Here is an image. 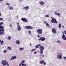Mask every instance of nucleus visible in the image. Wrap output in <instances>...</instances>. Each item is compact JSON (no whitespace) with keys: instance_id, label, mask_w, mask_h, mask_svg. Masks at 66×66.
I'll return each mask as SVG.
<instances>
[{"instance_id":"nucleus-34","label":"nucleus","mask_w":66,"mask_h":66,"mask_svg":"<svg viewBox=\"0 0 66 66\" xmlns=\"http://www.w3.org/2000/svg\"><path fill=\"white\" fill-rule=\"evenodd\" d=\"M22 66H26V64H24L23 63L22 64Z\"/></svg>"},{"instance_id":"nucleus-50","label":"nucleus","mask_w":66,"mask_h":66,"mask_svg":"<svg viewBox=\"0 0 66 66\" xmlns=\"http://www.w3.org/2000/svg\"><path fill=\"white\" fill-rule=\"evenodd\" d=\"M0 43H1V40H0Z\"/></svg>"},{"instance_id":"nucleus-7","label":"nucleus","mask_w":66,"mask_h":66,"mask_svg":"<svg viewBox=\"0 0 66 66\" xmlns=\"http://www.w3.org/2000/svg\"><path fill=\"white\" fill-rule=\"evenodd\" d=\"M45 40H46V38L44 37H40L38 39V40H39V41L41 40V41H42V42H43V41H44Z\"/></svg>"},{"instance_id":"nucleus-11","label":"nucleus","mask_w":66,"mask_h":66,"mask_svg":"<svg viewBox=\"0 0 66 66\" xmlns=\"http://www.w3.org/2000/svg\"><path fill=\"white\" fill-rule=\"evenodd\" d=\"M40 64H44V65L45 66L46 65V62H45L44 60H42L40 62Z\"/></svg>"},{"instance_id":"nucleus-24","label":"nucleus","mask_w":66,"mask_h":66,"mask_svg":"<svg viewBox=\"0 0 66 66\" xmlns=\"http://www.w3.org/2000/svg\"><path fill=\"white\" fill-rule=\"evenodd\" d=\"M7 49H9V50H12V48L10 47H8V48H7Z\"/></svg>"},{"instance_id":"nucleus-35","label":"nucleus","mask_w":66,"mask_h":66,"mask_svg":"<svg viewBox=\"0 0 66 66\" xmlns=\"http://www.w3.org/2000/svg\"><path fill=\"white\" fill-rule=\"evenodd\" d=\"M46 26L47 27H49V25L48 23H47L46 24Z\"/></svg>"},{"instance_id":"nucleus-15","label":"nucleus","mask_w":66,"mask_h":66,"mask_svg":"<svg viewBox=\"0 0 66 66\" xmlns=\"http://www.w3.org/2000/svg\"><path fill=\"white\" fill-rule=\"evenodd\" d=\"M39 4L41 5H43L44 4V2L43 1H41L39 2Z\"/></svg>"},{"instance_id":"nucleus-33","label":"nucleus","mask_w":66,"mask_h":66,"mask_svg":"<svg viewBox=\"0 0 66 66\" xmlns=\"http://www.w3.org/2000/svg\"><path fill=\"white\" fill-rule=\"evenodd\" d=\"M28 33H29V34H32L31 32V31L30 30L29 31Z\"/></svg>"},{"instance_id":"nucleus-29","label":"nucleus","mask_w":66,"mask_h":66,"mask_svg":"<svg viewBox=\"0 0 66 66\" xmlns=\"http://www.w3.org/2000/svg\"><path fill=\"white\" fill-rule=\"evenodd\" d=\"M64 33L65 34H66V30L64 31L63 32H62L63 34H64Z\"/></svg>"},{"instance_id":"nucleus-4","label":"nucleus","mask_w":66,"mask_h":66,"mask_svg":"<svg viewBox=\"0 0 66 66\" xmlns=\"http://www.w3.org/2000/svg\"><path fill=\"white\" fill-rule=\"evenodd\" d=\"M37 32L39 34H42L43 32V30L41 29H39L37 30Z\"/></svg>"},{"instance_id":"nucleus-52","label":"nucleus","mask_w":66,"mask_h":66,"mask_svg":"<svg viewBox=\"0 0 66 66\" xmlns=\"http://www.w3.org/2000/svg\"><path fill=\"white\" fill-rule=\"evenodd\" d=\"M17 18H18V16H17Z\"/></svg>"},{"instance_id":"nucleus-23","label":"nucleus","mask_w":66,"mask_h":66,"mask_svg":"<svg viewBox=\"0 0 66 66\" xmlns=\"http://www.w3.org/2000/svg\"><path fill=\"white\" fill-rule=\"evenodd\" d=\"M26 62V61L24 60H23L21 62L22 64H23V63H24Z\"/></svg>"},{"instance_id":"nucleus-5","label":"nucleus","mask_w":66,"mask_h":66,"mask_svg":"<svg viewBox=\"0 0 66 66\" xmlns=\"http://www.w3.org/2000/svg\"><path fill=\"white\" fill-rule=\"evenodd\" d=\"M25 29H33V27L31 26H25L24 27Z\"/></svg>"},{"instance_id":"nucleus-18","label":"nucleus","mask_w":66,"mask_h":66,"mask_svg":"<svg viewBox=\"0 0 66 66\" xmlns=\"http://www.w3.org/2000/svg\"><path fill=\"white\" fill-rule=\"evenodd\" d=\"M23 9L25 10H28L29 9V6H27L23 8Z\"/></svg>"},{"instance_id":"nucleus-38","label":"nucleus","mask_w":66,"mask_h":66,"mask_svg":"<svg viewBox=\"0 0 66 66\" xmlns=\"http://www.w3.org/2000/svg\"><path fill=\"white\" fill-rule=\"evenodd\" d=\"M37 37H38V38H39V37H40V36H39V35H38L37 36Z\"/></svg>"},{"instance_id":"nucleus-27","label":"nucleus","mask_w":66,"mask_h":66,"mask_svg":"<svg viewBox=\"0 0 66 66\" xmlns=\"http://www.w3.org/2000/svg\"><path fill=\"white\" fill-rule=\"evenodd\" d=\"M3 53H6V52H7V51L6 50H5L3 51Z\"/></svg>"},{"instance_id":"nucleus-49","label":"nucleus","mask_w":66,"mask_h":66,"mask_svg":"<svg viewBox=\"0 0 66 66\" xmlns=\"http://www.w3.org/2000/svg\"><path fill=\"white\" fill-rule=\"evenodd\" d=\"M62 27H64V26L63 25L62 26Z\"/></svg>"},{"instance_id":"nucleus-12","label":"nucleus","mask_w":66,"mask_h":66,"mask_svg":"<svg viewBox=\"0 0 66 66\" xmlns=\"http://www.w3.org/2000/svg\"><path fill=\"white\" fill-rule=\"evenodd\" d=\"M62 38L64 40H66V37L65 35L64 34H63L62 36Z\"/></svg>"},{"instance_id":"nucleus-17","label":"nucleus","mask_w":66,"mask_h":66,"mask_svg":"<svg viewBox=\"0 0 66 66\" xmlns=\"http://www.w3.org/2000/svg\"><path fill=\"white\" fill-rule=\"evenodd\" d=\"M57 57L58 59H62V56L61 55H58L57 56Z\"/></svg>"},{"instance_id":"nucleus-30","label":"nucleus","mask_w":66,"mask_h":66,"mask_svg":"<svg viewBox=\"0 0 66 66\" xmlns=\"http://www.w3.org/2000/svg\"><path fill=\"white\" fill-rule=\"evenodd\" d=\"M1 44L2 45H3V44H4V42L2 40L1 41Z\"/></svg>"},{"instance_id":"nucleus-48","label":"nucleus","mask_w":66,"mask_h":66,"mask_svg":"<svg viewBox=\"0 0 66 66\" xmlns=\"http://www.w3.org/2000/svg\"><path fill=\"white\" fill-rule=\"evenodd\" d=\"M1 13H0V16H1Z\"/></svg>"},{"instance_id":"nucleus-36","label":"nucleus","mask_w":66,"mask_h":66,"mask_svg":"<svg viewBox=\"0 0 66 66\" xmlns=\"http://www.w3.org/2000/svg\"><path fill=\"white\" fill-rule=\"evenodd\" d=\"M22 63H21L19 64V66H21V65H22Z\"/></svg>"},{"instance_id":"nucleus-45","label":"nucleus","mask_w":66,"mask_h":66,"mask_svg":"<svg viewBox=\"0 0 66 66\" xmlns=\"http://www.w3.org/2000/svg\"><path fill=\"white\" fill-rule=\"evenodd\" d=\"M63 58L64 59H65L66 58V57H64Z\"/></svg>"},{"instance_id":"nucleus-13","label":"nucleus","mask_w":66,"mask_h":66,"mask_svg":"<svg viewBox=\"0 0 66 66\" xmlns=\"http://www.w3.org/2000/svg\"><path fill=\"white\" fill-rule=\"evenodd\" d=\"M16 58H17L16 56H12V58L10 59V60H14V59H16Z\"/></svg>"},{"instance_id":"nucleus-16","label":"nucleus","mask_w":66,"mask_h":66,"mask_svg":"<svg viewBox=\"0 0 66 66\" xmlns=\"http://www.w3.org/2000/svg\"><path fill=\"white\" fill-rule=\"evenodd\" d=\"M20 41H19L18 40H17L15 42L16 44L17 45H19L20 44Z\"/></svg>"},{"instance_id":"nucleus-28","label":"nucleus","mask_w":66,"mask_h":66,"mask_svg":"<svg viewBox=\"0 0 66 66\" xmlns=\"http://www.w3.org/2000/svg\"><path fill=\"white\" fill-rule=\"evenodd\" d=\"M35 50H36V48L34 49H32L31 50V52H33V51H35Z\"/></svg>"},{"instance_id":"nucleus-40","label":"nucleus","mask_w":66,"mask_h":66,"mask_svg":"<svg viewBox=\"0 0 66 66\" xmlns=\"http://www.w3.org/2000/svg\"><path fill=\"white\" fill-rule=\"evenodd\" d=\"M3 20V18H0V20Z\"/></svg>"},{"instance_id":"nucleus-47","label":"nucleus","mask_w":66,"mask_h":66,"mask_svg":"<svg viewBox=\"0 0 66 66\" xmlns=\"http://www.w3.org/2000/svg\"><path fill=\"white\" fill-rule=\"evenodd\" d=\"M30 45L31 46H32V44H30Z\"/></svg>"},{"instance_id":"nucleus-46","label":"nucleus","mask_w":66,"mask_h":66,"mask_svg":"<svg viewBox=\"0 0 66 66\" xmlns=\"http://www.w3.org/2000/svg\"><path fill=\"white\" fill-rule=\"evenodd\" d=\"M0 1H3V0H0Z\"/></svg>"},{"instance_id":"nucleus-19","label":"nucleus","mask_w":66,"mask_h":66,"mask_svg":"<svg viewBox=\"0 0 66 66\" xmlns=\"http://www.w3.org/2000/svg\"><path fill=\"white\" fill-rule=\"evenodd\" d=\"M11 39V37L8 36L7 37V39L8 40H10Z\"/></svg>"},{"instance_id":"nucleus-39","label":"nucleus","mask_w":66,"mask_h":66,"mask_svg":"<svg viewBox=\"0 0 66 66\" xmlns=\"http://www.w3.org/2000/svg\"><path fill=\"white\" fill-rule=\"evenodd\" d=\"M57 42H58L59 44H60L61 42H60L59 41H57Z\"/></svg>"},{"instance_id":"nucleus-14","label":"nucleus","mask_w":66,"mask_h":66,"mask_svg":"<svg viewBox=\"0 0 66 66\" xmlns=\"http://www.w3.org/2000/svg\"><path fill=\"white\" fill-rule=\"evenodd\" d=\"M55 15H57L59 17H60V13H57L56 12H55Z\"/></svg>"},{"instance_id":"nucleus-32","label":"nucleus","mask_w":66,"mask_h":66,"mask_svg":"<svg viewBox=\"0 0 66 66\" xmlns=\"http://www.w3.org/2000/svg\"><path fill=\"white\" fill-rule=\"evenodd\" d=\"M6 5H8V6H10V4L8 3H6Z\"/></svg>"},{"instance_id":"nucleus-10","label":"nucleus","mask_w":66,"mask_h":66,"mask_svg":"<svg viewBox=\"0 0 66 66\" xmlns=\"http://www.w3.org/2000/svg\"><path fill=\"white\" fill-rule=\"evenodd\" d=\"M39 48L41 50H44L45 47L43 46H41V45H40Z\"/></svg>"},{"instance_id":"nucleus-54","label":"nucleus","mask_w":66,"mask_h":66,"mask_svg":"<svg viewBox=\"0 0 66 66\" xmlns=\"http://www.w3.org/2000/svg\"><path fill=\"white\" fill-rule=\"evenodd\" d=\"M65 60H66V59H65Z\"/></svg>"},{"instance_id":"nucleus-25","label":"nucleus","mask_w":66,"mask_h":66,"mask_svg":"<svg viewBox=\"0 0 66 66\" xmlns=\"http://www.w3.org/2000/svg\"><path fill=\"white\" fill-rule=\"evenodd\" d=\"M58 27L59 28H61V24H59L58 25Z\"/></svg>"},{"instance_id":"nucleus-20","label":"nucleus","mask_w":66,"mask_h":66,"mask_svg":"<svg viewBox=\"0 0 66 66\" xmlns=\"http://www.w3.org/2000/svg\"><path fill=\"white\" fill-rule=\"evenodd\" d=\"M9 8L10 10H13V8L12 7L9 6Z\"/></svg>"},{"instance_id":"nucleus-43","label":"nucleus","mask_w":66,"mask_h":66,"mask_svg":"<svg viewBox=\"0 0 66 66\" xmlns=\"http://www.w3.org/2000/svg\"><path fill=\"white\" fill-rule=\"evenodd\" d=\"M10 27H11L12 26V25H11V24H10Z\"/></svg>"},{"instance_id":"nucleus-53","label":"nucleus","mask_w":66,"mask_h":66,"mask_svg":"<svg viewBox=\"0 0 66 66\" xmlns=\"http://www.w3.org/2000/svg\"><path fill=\"white\" fill-rule=\"evenodd\" d=\"M0 12H1V11H0Z\"/></svg>"},{"instance_id":"nucleus-2","label":"nucleus","mask_w":66,"mask_h":66,"mask_svg":"<svg viewBox=\"0 0 66 66\" xmlns=\"http://www.w3.org/2000/svg\"><path fill=\"white\" fill-rule=\"evenodd\" d=\"M1 63L3 64V66H6L7 65V66H9V64L8 63V62L6 61V60H2L1 62Z\"/></svg>"},{"instance_id":"nucleus-42","label":"nucleus","mask_w":66,"mask_h":66,"mask_svg":"<svg viewBox=\"0 0 66 66\" xmlns=\"http://www.w3.org/2000/svg\"><path fill=\"white\" fill-rule=\"evenodd\" d=\"M41 56H42V57H44V56L43 55H41Z\"/></svg>"},{"instance_id":"nucleus-8","label":"nucleus","mask_w":66,"mask_h":66,"mask_svg":"<svg viewBox=\"0 0 66 66\" xmlns=\"http://www.w3.org/2000/svg\"><path fill=\"white\" fill-rule=\"evenodd\" d=\"M21 20L24 22H28V20L27 19L23 18H22Z\"/></svg>"},{"instance_id":"nucleus-3","label":"nucleus","mask_w":66,"mask_h":66,"mask_svg":"<svg viewBox=\"0 0 66 66\" xmlns=\"http://www.w3.org/2000/svg\"><path fill=\"white\" fill-rule=\"evenodd\" d=\"M51 18L52 20L51 21V22L52 23H55L56 24L57 23V21H56V19L53 18L52 17H51Z\"/></svg>"},{"instance_id":"nucleus-37","label":"nucleus","mask_w":66,"mask_h":66,"mask_svg":"<svg viewBox=\"0 0 66 66\" xmlns=\"http://www.w3.org/2000/svg\"><path fill=\"white\" fill-rule=\"evenodd\" d=\"M45 16L46 17H49V15H46Z\"/></svg>"},{"instance_id":"nucleus-22","label":"nucleus","mask_w":66,"mask_h":66,"mask_svg":"<svg viewBox=\"0 0 66 66\" xmlns=\"http://www.w3.org/2000/svg\"><path fill=\"white\" fill-rule=\"evenodd\" d=\"M43 50H40V54H43Z\"/></svg>"},{"instance_id":"nucleus-21","label":"nucleus","mask_w":66,"mask_h":66,"mask_svg":"<svg viewBox=\"0 0 66 66\" xmlns=\"http://www.w3.org/2000/svg\"><path fill=\"white\" fill-rule=\"evenodd\" d=\"M40 46V44H38L37 45L35 46V47L36 48H38L39 46Z\"/></svg>"},{"instance_id":"nucleus-44","label":"nucleus","mask_w":66,"mask_h":66,"mask_svg":"<svg viewBox=\"0 0 66 66\" xmlns=\"http://www.w3.org/2000/svg\"><path fill=\"white\" fill-rule=\"evenodd\" d=\"M44 23H46V24H47V23L46 22H44Z\"/></svg>"},{"instance_id":"nucleus-9","label":"nucleus","mask_w":66,"mask_h":66,"mask_svg":"<svg viewBox=\"0 0 66 66\" xmlns=\"http://www.w3.org/2000/svg\"><path fill=\"white\" fill-rule=\"evenodd\" d=\"M52 33H56V29L54 28H53L52 30Z\"/></svg>"},{"instance_id":"nucleus-6","label":"nucleus","mask_w":66,"mask_h":66,"mask_svg":"<svg viewBox=\"0 0 66 66\" xmlns=\"http://www.w3.org/2000/svg\"><path fill=\"white\" fill-rule=\"evenodd\" d=\"M17 25L18 27L17 30L19 31H21V27H20V26H19V23H17Z\"/></svg>"},{"instance_id":"nucleus-1","label":"nucleus","mask_w":66,"mask_h":66,"mask_svg":"<svg viewBox=\"0 0 66 66\" xmlns=\"http://www.w3.org/2000/svg\"><path fill=\"white\" fill-rule=\"evenodd\" d=\"M4 27L3 26H0V35H2L4 33Z\"/></svg>"},{"instance_id":"nucleus-26","label":"nucleus","mask_w":66,"mask_h":66,"mask_svg":"<svg viewBox=\"0 0 66 66\" xmlns=\"http://www.w3.org/2000/svg\"><path fill=\"white\" fill-rule=\"evenodd\" d=\"M24 50V48H23V47L22 48H19L20 50Z\"/></svg>"},{"instance_id":"nucleus-41","label":"nucleus","mask_w":66,"mask_h":66,"mask_svg":"<svg viewBox=\"0 0 66 66\" xmlns=\"http://www.w3.org/2000/svg\"><path fill=\"white\" fill-rule=\"evenodd\" d=\"M36 53H37V52H36L35 51V52H34V54H36Z\"/></svg>"},{"instance_id":"nucleus-31","label":"nucleus","mask_w":66,"mask_h":66,"mask_svg":"<svg viewBox=\"0 0 66 66\" xmlns=\"http://www.w3.org/2000/svg\"><path fill=\"white\" fill-rule=\"evenodd\" d=\"M3 24V22H2L1 23H0V26H1V25H2Z\"/></svg>"},{"instance_id":"nucleus-51","label":"nucleus","mask_w":66,"mask_h":66,"mask_svg":"<svg viewBox=\"0 0 66 66\" xmlns=\"http://www.w3.org/2000/svg\"><path fill=\"white\" fill-rule=\"evenodd\" d=\"M19 0V1H21V0Z\"/></svg>"}]
</instances>
